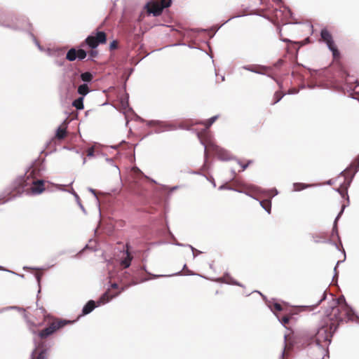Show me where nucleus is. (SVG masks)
I'll return each mask as SVG.
<instances>
[{
	"instance_id": "obj_1",
	"label": "nucleus",
	"mask_w": 359,
	"mask_h": 359,
	"mask_svg": "<svg viewBox=\"0 0 359 359\" xmlns=\"http://www.w3.org/2000/svg\"><path fill=\"white\" fill-rule=\"evenodd\" d=\"M325 316L329 320H336L338 323L343 322L344 316L347 318V321L359 323V316L347 304L344 296L337 299L332 298V302L330 303L328 308L325 311Z\"/></svg>"
},
{
	"instance_id": "obj_2",
	"label": "nucleus",
	"mask_w": 359,
	"mask_h": 359,
	"mask_svg": "<svg viewBox=\"0 0 359 359\" xmlns=\"http://www.w3.org/2000/svg\"><path fill=\"white\" fill-rule=\"evenodd\" d=\"M329 321V320L327 319ZM340 323L336 320H330L329 326H322L318 328L316 335V344L318 346L323 348L331 343L334 332L337 330Z\"/></svg>"
},
{
	"instance_id": "obj_3",
	"label": "nucleus",
	"mask_w": 359,
	"mask_h": 359,
	"mask_svg": "<svg viewBox=\"0 0 359 359\" xmlns=\"http://www.w3.org/2000/svg\"><path fill=\"white\" fill-rule=\"evenodd\" d=\"M0 26L14 31H20L27 29L31 26V24L25 16L7 19L5 18L2 10L0 9Z\"/></svg>"
},
{
	"instance_id": "obj_4",
	"label": "nucleus",
	"mask_w": 359,
	"mask_h": 359,
	"mask_svg": "<svg viewBox=\"0 0 359 359\" xmlns=\"http://www.w3.org/2000/svg\"><path fill=\"white\" fill-rule=\"evenodd\" d=\"M197 137L200 140V142L204 147V156H205V162L203 165V169H205L207 166V159H208V148L210 150H212L215 154L217 155L219 159L222 161H229L231 159V155L228 151L220 148L217 145L215 144L212 142H208L206 144L204 140H203L201 137V133H197Z\"/></svg>"
},
{
	"instance_id": "obj_5",
	"label": "nucleus",
	"mask_w": 359,
	"mask_h": 359,
	"mask_svg": "<svg viewBox=\"0 0 359 359\" xmlns=\"http://www.w3.org/2000/svg\"><path fill=\"white\" fill-rule=\"evenodd\" d=\"M320 37L322 40L326 43L329 50L332 53L334 58L339 57V51L334 44L332 36L327 29H323L320 32Z\"/></svg>"
},
{
	"instance_id": "obj_6",
	"label": "nucleus",
	"mask_w": 359,
	"mask_h": 359,
	"mask_svg": "<svg viewBox=\"0 0 359 359\" xmlns=\"http://www.w3.org/2000/svg\"><path fill=\"white\" fill-rule=\"evenodd\" d=\"M107 41V35L102 31H97L95 36L89 35L86 39L85 43L92 49L96 48L100 43H104Z\"/></svg>"
},
{
	"instance_id": "obj_7",
	"label": "nucleus",
	"mask_w": 359,
	"mask_h": 359,
	"mask_svg": "<svg viewBox=\"0 0 359 359\" xmlns=\"http://www.w3.org/2000/svg\"><path fill=\"white\" fill-rule=\"evenodd\" d=\"M147 126L156 127L155 133H161L165 131L176 130L177 127L171 123L158 120L146 121Z\"/></svg>"
},
{
	"instance_id": "obj_8",
	"label": "nucleus",
	"mask_w": 359,
	"mask_h": 359,
	"mask_svg": "<svg viewBox=\"0 0 359 359\" xmlns=\"http://www.w3.org/2000/svg\"><path fill=\"white\" fill-rule=\"evenodd\" d=\"M350 168H354V172H353V174L351 175L350 179L347 180L346 178L345 179V180L346 181V186L344 187V189H345V191L346 193H344V191H341L339 189H337V191L344 197V195L346 194V197H347V200L348 201V196L347 194V189L348 187L350 186L352 180H353V178L354 177V175H355L356 172H358V171L359 170V156L357 157V158L355 160V161L353 163H352L351 165H350V167L349 168H347L346 169H345L344 171H342L340 175H344L345 172H346L348 171V169Z\"/></svg>"
},
{
	"instance_id": "obj_9",
	"label": "nucleus",
	"mask_w": 359,
	"mask_h": 359,
	"mask_svg": "<svg viewBox=\"0 0 359 359\" xmlns=\"http://www.w3.org/2000/svg\"><path fill=\"white\" fill-rule=\"evenodd\" d=\"M29 177L27 176L26 174L18 176L13 182V189L20 194L25 191L26 187L29 185Z\"/></svg>"
},
{
	"instance_id": "obj_10",
	"label": "nucleus",
	"mask_w": 359,
	"mask_h": 359,
	"mask_svg": "<svg viewBox=\"0 0 359 359\" xmlns=\"http://www.w3.org/2000/svg\"><path fill=\"white\" fill-rule=\"evenodd\" d=\"M47 351L44 343H39L32 351L30 359H46Z\"/></svg>"
},
{
	"instance_id": "obj_11",
	"label": "nucleus",
	"mask_w": 359,
	"mask_h": 359,
	"mask_svg": "<svg viewBox=\"0 0 359 359\" xmlns=\"http://www.w3.org/2000/svg\"><path fill=\"white\" fill-rule=\"evenodd\" d=\"M32 184V187L30 188L31 192L34 195L40 194L45 190L44 182L42 180L34 181L30 179L29 184Z\"/></svg>"
},
{
	"instance_id": "obj_12",
	"label": "nucleus",
	"mask_w": 359,
	"mask_h": 359,
	"mask_svg": "<svg viewBox=\"0 0 359 359\" xmlns=\"http://www.w3.org/2000/svg\"><path fill=\"white\" fill-rule=\"evenodd\" d=\"M243 69L250 71L251 72H254L259 74H264V73L262 72L259 69H267L268 67L264 65H244L242 67Z\"/></svg>"
},
{
	"instance_id": "obj_13",
	"label": "nucleus",
	"mask_w": 359,
	"mask_h": 359,
	"mask_svg": "<svg viewBox=\"0 0 359 359\" xmlns=\"http://www.w3.org/2000/svg\"><path fill=\"white\" fill-rule=\"evenodd\" d=\"M118 295L119 293H115L114 294L109 295V292L107 291L100 297L99 300L97 301V306L104 304L110 302L112 299L118 297Z\"/></svg>"
},
{
	"instance_id": "obj_14",
	"label": "nucleus",
	"mask_w": 359,
	"mask_h": 359,
	"mask_svg": "<svg viewBox=\"0 0 359 359\" xmlns=\"http://www.w3.org/2000/svg\"><path fill=\"white\" fill-rule=\"evenodd\" d=\"M95 302L93 300L88 301L83 307L82 309V316H86L91 313L96 307Z\"/></svg>"
},
{
	"instance_id": "obj_15",
	"label": "nucleus",
	"mask_w": 359,
	"mask_h": 359,
	"mask_svg": "<svg viewBox=\"0 0 359 359\" xmlns=\"http://www.w3.org/2000/svg\"><path fill=\"white\" fill-rule=\"evenodd\" d=\"M55 332V329L52 324L41 330L38 334L41 339H44L51 335Z\"/></svg>"
},
{
	"instance_id": "obj_16",
	"label": "nucleus",
	"mask_w": 359,
	"mask_h": 359,
	"mask_svg": "<svg viewBox=\"0 0 359 359\" xmlns=\"http://www.w3.org/2000/svg\"><path fill=\"white\" fill-rule=\"evenodd\" d=\"M218 116H219L218 115L214 116L211 117L210 118H209L207 121L201 123L203 124L205 127V129L203 130V132H199L200 133H201V137H202L203 140V133H204V135L206 134L207 130L215 123V121L218 118Z\"/></svg>"
},
{
	"instance_id": "obj_17",
	"label": "nucleus",
	"mask_w": 359,
	"mask_h": 359,
	"mask_svg": "<svg viewBox=\"0 0 359 359\" xmlns=\"http://www.w3.org/2000/svg\"><path fill=\"white\" fill-rule=\"evenodd\" d=\"M346 207V205H343L341 206V209L340 212H339V214L337 215V216L336 217V218L334 219V225H333V228H332V235L336 234L337 236H339L338 235V229H337V221L339 220V219L343 214Z\"/></svg>"
},
{
	"instance_id": "obj_18",
	"label": "nucleus",
	"mask_w": 359,
	"mask_h": 359,
	"mask_svg": "<svg viewBox=\"0 0 359 359\" xmlns=\"http://www.w3.org/2000/svg\"><path fill=\"white\" fill-rule=\"evenodd\" d=\"M77 57L78 51L75 48H70L66 54V59L70 62H73L76 59H78Z\"/></svg>"
},
{
	"instance_id": "obj_19",
	"label": "nucleus",
	"mask_w": 359,
	"mask_h": 359,
	"mask_svg": "<svg viewBox=\"0 0 359 359\" xmlns=\"http://www.w3.org/2000/svg\"><path fill=\"white\" fill-rule=\"evenodd\" d=\"M90 91L87 83L81 84L77 89V93L81 95L80 97H83V98Z\"/></svg>"
},
{
	"instance_id": "obj_20",
	"label": "nucleus",
	"mask_w": 359,
	"mask_h": 359,
	"mask_svg": "<svg viewBox=\"0 0 359 359\" xmlns=\"http://www.w3.org/2000/svg\"><path fill=\"white\" fill-rule=\"evenodd\" d=\"M147 8V12L149 14H152L154 16H158L163 11V8L161 6H154L153 8H148V5H146Z\"/></svg>"
},
{
	"instance_id": "obj_21",
	"label": "nucleus",
	"mask_w": 359,
	"mask_h": 359,
	"mask_svg": "<svg viewBox=\"0 0 359 359\" xmlns=\"http://www.w3.org/2000/svg\"><path fill=\"white\" fill-rule=\"evenodd\" d=\"M80 77L81 81L84 82L83 83L87 84L88 83H90L93 79V74L90 72H85L83 73H81Z\"/></svg>"
},
{
	"instance_id": "obj_22",
	"label": "nucleus",
	"mask_w": 359,
	"mask_h": 359,
	"mask_svg": "<svg viewBox=\"0 0 359 359\" xmlns=\"http://www.w3.org/2000/svg\"><path fill=\"white\" fill-rule=\"evenodd\" d=\"M141 269L144 271L147 274L150 275L153 278H160V277L172 276V275L167 276V275H155V274H152L150 272L147 271V266L145 265H143L141 267ZM182 274V271H178V272L172 274V276H181Z\"/></svg>"
},
{
	"instance_id": "obj_23",
	"label": "nucleus",
	"mask_w": 359,
	"mask_h": 359,
	"mask_svg": "<svg viewBox=\"0 0 359 359\" xmlns=\"http://www.w3.org/2000/svg\"><path fill=\"white\" fill-rule=\"evenodd\" d=\"M83 97H79L74 100L72 102V105L78 110H81L84 108L83 106Z\"/></svg>"
},
{
	"instance_id": "obj_24",
	"label": "nucleus",
	"mask_w": 359,
	"mask_h": 359,
	"mask_svg": "<svg viewBox=\"0 0 359 359\" xmlns=\"http://www.w3.org/2000/svg\"><path fill=\"white\" fill-rule=\"evenodd\" d=\"M69 323H71L70 320H60L59 321L53 322L51 324L53 325L56 331Z\"/></svg>"
},
{
	"instance_id": "obj_25",
	"label": "nucleus",
	"mask_w": 359,
	"mask_h": 359,
	"mask_svg": "<svg viewBox=\"0 0 359 359\" xmlns=\"http://www.w3.org/2000/svg\"><path fill=\"white\" fill-rule=\"evenodd\" d=\"M259 204L269 214L271 213V200L260 201Z\"/></svg>"
},
{
	"instance_id": "obj_26",
	"label": "nucleus",
	"mask_w": 359,
	"mask_h": 359,
	"mask_svg": "<svg viewBox=\"0 0 359 359\" xmlns=\"http://www.w3.org/2000/svg\"><path fill=\"white\" fill-rule=\"evenodd\" d=\"M126 257L125 259H123V260H121V265L124 267V268H128L130 266V264H131V261H132V257L130 255L129 252L127 251L126 252Z\"/></svg>"
},
{
	"instance_id": "obj_27",
	"label": "nucleus",
	"mask_w": 359,
	"mask_h": 359,
	"mask_svg": "<svg viewBox=\"0 0 359 359\" xmlns=\"http://www.w3.org/2000/svg\"><path fill=\"white\" fill-rule=\"evenodd\" d=\"M66 134H67L66 130H65V129L62 128L61 127H59V128L57 129L55 136H56V137H57L58 140H62V139H64V138L65 137Z\"/></svg>"
},
{
	"instance_id": "obj_28",
	"label": "nucleus",
	"mask_w": 359,
	"mask_h": 359,
	"mask_svg": "<svg viewBox=\"0 0 359 359\" xmlns=\"http://www.w3.org/2000/svg\"><path fill=\"white\" fill-rule=\"evenodd\" d=\"M222 282H224L227 284H232V285H239V286H242L241 284H240L239 283H238L237 281L236 280H233L232 278H231L230 276H229L228 275H226L223 278H222Z\"/></svg>"
},
{
	"instance_id": "obj_29",
	"label": "nucleus",
	"mask_w": 359,
	"mask_h": 359,
	"mask_svg": "<svg viewBox=\"0 0 359 359\" xmlns=\"http://www.w3.org/2000/svg\"><path fill=\"white\" fill-rule=\"evenodd\" d=\"M72 194L75 197L77 204L79 205V206L80 207V208L81 209L83 212L84 214H86V210L85 208L83 207V205L81 204L79 195L74 191H72Z\"/></svg>"
},
{
	"instance_id": "obj_30",
	"label": "nucleus",
	"mask_w": 359,
	"mask_h": 359,
	"mask_svg": "<svg viewBox=\"0 0 359 359\" xmlns=\"http://www.w3.org/2000/svg\"><path fill=\"white\" fill-rule=\"evenodd\" d=\"M268 306L271 311L276 310L277 311H280L283 309L282 306L277 302L273 303V305L269 304Z\"/></svg>"
},
{
	"instance_id": "obj_31",
	"label": "nucleus",
	"mask_w": 359,
	"mask_h": 359,
	"mask_svg": "<svg viewBox=\"0 0 359 359\" xmlns=\"http://www.w3.org/2000/svg\"><path fill=\"white\" fill-rule=\"evenodd\" d=\"M169 234L173 241L172 244H174L175 245H177V246H180V247H187V245L177 242V240H176V238L175 237V236L172 234V233L170 231H169Z\"/></svg>"
},
{
	"instance_id": "obj_32",
	"label": "nucleus",
	"mask_w": 359,
	"mask_h": 359,
	"mask_svg": "<svg viewBox=\"0 0 359 359\" xmlns=\"http://www.w3.org/2000/svg\"><path fill=\"white\" fill-rule=\"evenodd\" d=\"M78 51V59L82 60L87 56V52L82 48L77 50Z\"/></svg>"
},
{
	"instance_id": "obj_33",
	"label": "nucleus",
	"mask_w": 359,
	"mask_h": 359,
	"mask_svg": "<svg viewBox=\"0 0 359 359\" xmlns=\"http://www.w3.org/2000/svg\"><path fill=\"white\" fill-rule=\"evenodd\" d=\"M284 95H285V94H283L280 92H276L274 94V96H273L275 100L273 102V104H274L278 103L279 101L281 100V99L283 97Z\"/></svg>"
},
{
	"instance_id": "obj_34",
	"label": "nucleus",
	"mask_w": 359,
	"mask_h": 359,
	"mask_svg": "<svg viewBox=\"0 0 359 359\" xmlns=\"http://www.w3.org/2000/svg\"><path fill=\"white\" fill-rule=\"evenodd\" d=\"M172 3L171 0H161V7L163 8H168L170 6Z\"/></svg>"
},
{
	"instance_id": "obj_35",
	"label": "nucleus",
	"mask_w": 359,
	"mask_h": 359,
	"mask_svg": "<svg viewBox=\"0 0 359 359\" xmlns=\"http://www.w3.org/2000/svg\"><path fill=\"white\" fill-rule=\"evenodd\" d=\"M309 187V185H304L302 183H294V187L295 191H300L306 187Z\"/></svg>"
},
{
	"instance_id": "obj_36",
	"label": "nucleus",
	"mask_w": 359,
	"mask_h": 359,
	"mask_svg": "<svg viewBox=\"0 0 359 359\" xmlns=\"http://www.w3.org/2000/svg\"><path fill=\"white\" fill-rule=\"evenodd\" d=\"M98 52L94 49H92L89 53L88 60H93L95 57L97 56Z\"/></svg>"
},
{
	"instance_id": "obj_37",
	"label": "nucleus",
	"mask_w": 359,
	"mask_h": 359,
	"mask_svg": "<svg viewBox=\"0 0 359 359\" xmlns=\"http://www.w3.org/2000/svg\"><path fill=\"white\" fill-rule=\"evenodd\" d=\"M187 247H189V248L191 250V251H192V252H193L194 258H195V257H196V255H198V254L202 253V252H201V251H200V250H196V248H194L192 245H188V244H187Z\"/></svg>"
},
{
	"instance_id": "obj_38",
	"label": "nucleus",
	"mask_w": 359,
	"mask_h": 359,
	"mask_svg": "<svg viewBox=\"0 0 359 359\" xmlns=\"http://www.w3.org/2000/svg\"><path fill=\"white\" fill-rule=\"evenodd\" d=\"M284 339H285V344H284V347H283V351L281 352V354L280 355V358L279 359H285V350H286V340H287V335L286 334H285Z\"/></svg>"
},
{
	"instance_id": "obj_39",
	"label": "nucleus",
	"mask_w": 359,
	"mask_h": 359,
	"mask_svg": "<svg viewBox=\"0 0 359 359\" xmlns=\"http://www.w3.org/2000/svg\"><path fill=\"white\" fill-rule=\"evenodd\" d=\"M106 161H107L109 165H111L114 166V167L115 168V169H116L118 172H120V171H119V169H118V166H117V165H114V160H113L112 158H106Z\"/></svg>"
},
{
	"instance_id": "obj_40",
	"label": "nucleus",
	"mask_w": 359,
	"mask_h": 359,
	"mask_svg": "<svg viewBox=\"0 0 359 359\" xmlns=\"http://www.w3.org/2000/svg\"><path fill=\"white\" fill-rule=\"evenodd\" d=\"M237 163L241 166L242 170H245L248 165L252 163V161H249L246 164H242L239 160H237Z\"/></svg>"
},
{
	"instance_id": "obj_41",
	"label": "nucleus",
	"mask_w": 359,
	"mask_h": 359,
	"mask_svg": "<svg viewBox=\"0 0 359 359\" xmlns=\"http://www.w3.org/2000/svg\"><path fill=\"white\" fill-rule=\"evenodd\" d=\"M290 321V317L288 316H283L281 320H280V322L283 325H285V324L288 323Z\"/></svg>"
},
{
	"instance_id": "obj_42",
	"label": "nucleus",
	"mask_w": 359,
	"mask_h": 359,
	"mask_svg": "<svg viewBox=\"0 0 359 359\" xmlns=\"http://www.w3.org/2000/svg\"><path fill=\"white\" fill-rule=\"evenodd\" d=\"M137 284L136 282L133 281V283H131L129 285H125L123 287H122L121 288V290L118 292V293H121V292H123L125 290H126L129 286H131V285H135Z\"/></svg>"
},
{
	"instance_id": "obj_43",
	"label": "nucleus",
	"mask_w": 359,
	"mask_h": 359,
	"mask_svg": "<svg viewBox=\"0 0 359 359\" xmlns=\"http://www.w3.org/2000/svg\"><path fill=\"white\" fill-rule=\"evenodd\" d=\"M23 269H24V270L31 269V270H34V271H39V270H44V269H45V268H38V267L24 266V267H23Z\"/></svg>"
},
{
	"instance_id": "obj_44",
	"label": "nucleus",
	"mask_w": 359,
	"mask_h": 359,
	"mask_svg": "<svg viewBox=\"0 0 359 359\" xmlns=\"http://www.w3.org/2000/svg\"><path fill=\"white\" fill-rule=\"evenodd\" d=\"M117 48H118V43L116 41H113L112 42H111V43L109 45V48L111 50L116 49Z\"/></svg>"
},
{
	"instance_id": "obj_45",
	"label": "nucleus",
	"mask_w": 359,
	"mask_h": 359,
	"mask_svg": "<svg viewBox=\"0 0 359 359\" xmlns=\"http://www.w3.org/2000/svg\"><path fill=\"white\" fill-rule=\"evenodd\" d=\"M163 189H169V187L168 186H166V185H163ZM178 188H179V186L172 187L170 188V191L172 192V191L177 190Z\"/></svg>"
},
{
	"instance_id": "obj_46",
	"label": "nucleus",
	"mask_w": 359,
	"mask_h": 359,
	"mask_svg": "<svg viewBox=\"0 0 359 359\" xmlns=\"http://www.w3.org/2000/svg\"><path fill=\"white\" fill-rule=\"evenodd\" d=\"M42 274L41 273H36L35 277L38 283L39 287H40L41 285V278Z\"/></svg>"
},
{
	"instance_id": "obj_47",
	"label": "nucleus",
	"mask_w": 359,
	"mask_h": 359,
	"mask_svg": "<svg viewBox=\"0 0 359 359\" xmlns=\"http://www.w3.org/2000/svg\"><path fill=\"white\" fill-rule=\"evenodd\" d=\"M343 262V261H338V262H337V264H336V266H335V267H334V276H333V279H334V278H335L336 277H337L338 273H337V266H338L341 262Z\"/></svg>"
},
{
	"instance_id": "obj_48",
	"label": "nucleus",
	"mask_w": 359,
	"mask_h": 359,
	"mask_svg": "<svg viewBox=\"0 0 359 359\" xmlns=\"http://www.w3.org/2000/svg\"><path fill=\"white\" fill-rule=\"evenodd\" d=\"M88 156L89 157H92L94 156V148L93 147H90L88 149Z\"/></svg>"
},
{
	"instance_id": "obj_49",
	"label": "nucleus",
	"mask_w": 359,
	"mask_h": 359,
	"mask_svg": "<svg viewBox=\"0 0 359 359\" xmlns=\"http://www.w3.org/2000/svg\"><path fill=\"white\" fill-rule=\"evenodd\" d=\"M299 90L298 89H296V88H292V89H290L287 92V94L289 95H292V94H297L299 93Z\"/></svg>"
},
{
	"instance_id": "obj_50",
	"label": "nucleus",
	"mask_w": 359,
	"mask_h": 359,
	"mask_svg": "<svg viewBox=\"0 0 359 359\" xmlns=\"http://www.w3.org/2000/svg\"><path fill=\"white\" fill-rule=\"evenodd\" d=\"M27 324L29 325V330L33 333L36 334V332L34 329H32V327H34V324L32 323H30L29 320L27 321Z\"/></svg>"
},
{
	"instance_id": "obj_51",
	"label": "nucleus",
	"mask_w": 359,
	"mask_h": 359,
	"mask_svg": "<svg viewBox=\"0 0 359 359\" xmlns=\"http://www.w3.org/2000/svg\"><path fill=\"white\" fill-rule=\"evenodd\" d=\"M18 306H8L6 308H3L0 310V313H2L4 311L11 310V309H17Z\"/></svg>"
},
{
	"instance_id": "obj_52",
	"label": "nucleus",
	"mask_w": 359,
	"mask_h": 359,
	"mask_svg": "<svg viewBox=\"0 0 359 359\" xmlns=\"http://www.w3.org/2000/svg\"><path fill=\"white\" fill-rule=\"evenodd\" d=\"M224 189H228L234 190V191H238V192H240V193H241V192H242L241 191H239V190H237V189H232V188H230V187H226L224 184L221 185V186L219 187V190Z\"/></svg>"
},
{
	"instance_id": "obj_53",
	"label": "nucleus",
	"mask_w": 359,
	"mask_h": 359,
	"mask_svg": "<svg viewBox=\"0 0 359 359\" xmlns=\"http://www.w3.org/2000/svg\"><path fill=\"white\" fill-rule=\"evenodd\" d=\"M29 35L32 37L34 43L36 45L38 44V43H39L37 39H36V37L34 36V35L31 32H29Z\"/></svg>"
},
{
	"instance_id": "obj_54",
	"label": "nucleus",
	"mask_w": 359,
	"mask_h": 359,
	"mask_svg": "<svg viewBox=\"0 0 359 359\" xmlns=\"http://www.w3.org/2000/svg\"><path fill=\"white\" fill-rule=\"evenodd\" d=\"M204 176L206 177V179L208 180H209L212 184L214 187H216V184H215V180H214V178L212 177H207L205 175H204Z\"/></svg>"
},
{
	"instance_id": "obj_55",
	"label": "nucleus",
	"mask_w": 359,
	"mask_h": 359,
	"mask_svg": "<svg viewBox=\"0 0 359 359\" xmlns=\"http://www.w3.org/2000/svg\"><path fill=\"white\" fill-rule=\"evenodd\" d=\"M283 64V60L281 59H279L275 64L274 66L276 67H279Z\"/></svg>"
},
{
	"instance_id": "obj_56",
	"label": "nucleus",
	"mask_w": 359,
	"mask_h": 359,
	"mask_svg": "<svg viewBox=\"0 0 359 359\" xmlns=\"http://www.w3.org/2000/svg\"><path fill=\"white\" fill-rule=\"evenodd\" d=\"M4 270L6 271H8L9 273H13V274H15L16 276H20V278H23L25 277V276L23 274H18V273H15L14 271H12L8 270V269H4Z\"/></svg>"
},
{
	"instance_id": "obj_57",
	"label": "nucleus",
	"mask_w": 359,
	"mask_h": 359,
	"mask_svg": "<svg viewBox=\"0 0 359 359\" xmlns=\"http://www.w3.org/2000/svg\"><path fill=\"white\" fill-rule=\"evenodd\" d=\"M184 275H186V276H194V275H195V273H193L191 271H190L189 269H187V271L184 273Z\"/></svg>"
},
{
	"instance_id": "obj_58",
	"label": "nucleus",
	"mask_w": 359,
	"mask_h": 359,
	"mask_svg": "<svg viewBox=\"0 0 359 359\" xmlns=\"http://www.w3.org/2000/svg\"><path fill=\"white\" fill-rule=\"evenodd\" d=\"M88 191H89L90 192H91V193L95 196V197L96 198V199L97 200V195H96L95 190V189H92V188H88Z\"/></svg>"
},
{
	"instance_id": "obj_59",
	"label": "nucleus",
	"mask_w": 359,
	"mask_h": 359,
	"mask_svg": "<svg viewBox=\"0 0 359 359\" xmlns=\"http://www.w3.org/2000/svg\"><path fill=\"white\" fill-rule=\"evenodd\" d=\"M36 46L38 47V48H39V50L40 51H44L45 50V49L40 45L39 43H38V44H36Z\"/></svg>"
},
{
	"instance_id": "obj_60",
	"label": "nucleus",
	"mask_w": 359,
	"mask_h": 359,
	"mask_svg": "<svg viewBox=\"0 0 359 359\" xmlns=\"http://www.w3.org/2000/svg\"><path fill=\"white\" fill-rule=\"evenodd\" d=\"M111 288H113V289H116V288H118V284H117L116 283H112V284L111 285Z\"/></svg>"
},
{
	"instance_id": "obj_61",
	"label": "nucleus",
	"mask_w": 359,
	"mask_h": 359,
	"mask_svg": "<svg viewBox=\"0 0 359 359\" xmlns=\"http://www.w3.org/2000/svg\"><path fill=\"white\" fill-rule=\"evenodd\" d=\"M271 191L273 193V195H272V197L274 196H276L278 194V192L276 189H272Z\"/></svg>"
},
{
	"instance_id": "obj_62",
	"label": "nucleus",
	"mask_w": 359,
	"mask_h": 359,
	"mask_svg": "<svg viewBox=\"0 0 359 359\" xmlns=\"http://www.w3.org/2000/svg\"><path fill=\"white\" fill-rule=\"evenodd\" d=\"M316 86V84H309L307 85V87L310 89H313Z\"/></svg>"
},
{
	"instance_id": "obj_63",
	"label": "nucleus",
	"mask_w": 359,
	"mask_h": 359,
	"mask_svg": "<svg viewBox=\"0 0 359 359\" xmlns=\"http://www.w3.org/2000/svg\"><path fill=\"white\" fill-rule=\"evenodd\" d=\"M144 177H145L147 179H148L149 181H151V182L155 183V184L156 183V180H153V179H151V178H150V177H147V176H146V175H144Z\"/></svg>"
},
{
	"instance_id": "obj_64",
	"label": "nucleus",
	"mask_w": 359,
	"mask_h": 359,
	"mask_svg": "<svg viewBox=\"0 0 359 359\" xmlns=\"http://www.w3.org/2000/svg\"><path fill=\"white\" fill-rule=\"evenodd\" d=\"M325 298H326V294H325V293H324V294H323V297H322V298H321V299L318 302V304H319L320 302H321L322 301H323L324 299H325Z\"/></svg>"
}]
</instances>
